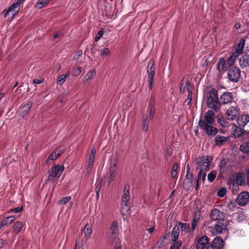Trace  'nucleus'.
I'll list each match as a JSON object with an SVG mask.
<instances>
[{
    "instance_id": "35",
    "label": "nucleus",
    "mask_w": 249,
    "mask_h": 249,
    "mask_svg": "<svg viewBox=\"0 0 249 249\" xmlns=\"http://www.w3.org/2000/svg\"><path fill=\"white\" fill-rule=\"evenodd\" d=\"M178 225L180 227L182 231H184L185 232H188L189 231L190 227L189 224L182 223L179 222L178 223Z\"/></svg>"
},
{
    "instance_id": "2",
    "label": "nucleus",
    "mask_w": 249,
    "mask_h": 249,
    "mask_svg": "<svg viewBox=\"0 0 249 249\" xmlns=\"http://www.w3.org/2000/svg\"><path fill=\"white\" fill-rule=\"evenodd\" d=\"M155 113V100L153 97H150L149 100L147 113L143 116L142 121V129L143 131H147L149 123L153 120Z\"/></svg>"
},
{
    "instance_id": "19",
    "label": "nucleus",
    "mask_w": 249,
    "mask_h": 249,
    "mask_svg": "<svg viewBox=\"0 0 249 249\" xmlns=\"http://www.w3.org/2000/svg\"><path fill=\"white\" fill-rule=\"evenodd\" d=\"M95 149L93 148L91 150L90 153H89V160L87 162V164L86 165L87 172L88 174H89L90 173V170L92 167L93 161L95 158Z\"/></svg>"
},
{
    "instance_id": "60",
    "label": "nucleus",
    "mask_w": 249,
    "mask_h": 249,
    "mask_svg": "<svg viewBox=\"0 0 249 249\" xmlns=\"http://www.w3.org/2000/svg\"><path fill=\"white\" fill-rule=\"evenodd\" d=\"M192 93H190V94H188V102H187V105H190L191 103V101H192Z\"/></svg>"
},
{
    "instance_id": "18",
    "label": "nucleus",
    "mask_w": 249,
    "mask_h": 249,
    "mask_svg": "<svg viewBox=\"0 0 249 249\" xmlns=\"http://www.w3.org/2000/svg\"><path fill=\"white\" fill-rule=\"evenodd\" d=\"M221 103L223 105L231 103L233 100V95L231 92H224L220 97Z\"/></svg>"
},
{
    "instance_id": "46",
    "label": "nucleus",
    "mask_w": 249,
    "mask_h": 249,
    "mask_svg": "<svg viewBox=\"0 0 249 249\" xmlns=\"http://www.w3.org/2000/svg\"><path fill=\"white\" fill-rule=\"evenodd\" d=\"M166 239L165 236H164L163 238L160 239L156 243V247L158 248L159 249L163 247L164 245V239Z\"/></svg>"
},
{
    "instance_id": "38",
    "label": "nucleus",
    "mask_w": 249,
    "mask_h": 249,
    "mask_svg": "<svg viewBox=\"0 0 249 249\" xmlns=\"http://www.w3.org/2000/svg\"><path fill=\"white\" fill-rule=\"evenodd\" d=\"M100 53L102 57L109 56L111 54L110 50L107 47H104L100 50Z\"/></svg>"
},
{
    "instance_id": "13",
    "label": "nucleus",
    "mask_w": 249,
    "mask_h": 249,
    "mask_svg": "<svg viewBox=\"0 0 249 249\" xmlns=\"http://www.w3.org/2000/svg\"><path fill=\"white\" fill-rule=\"evenodd\" d=\"M228 76L230 81L233 82H238L241 77L240 70L236 68L229 70Z\"/></svg>"
},
{
    "instance_id": "37",
    "label": "nucleus",
    "mask_w": 249,
    "mask_h": 249,
    "mask_svg": "<svg viewBox=\"0 0 249 249\" xmlns=\"http://www.w3.org/2000/svg\"><path fill=\"white\" fill-rule=\"evenodd\" d=\"M206 171H199L197 174V180L198 182L202 181L203 183L204 182L206 178Z\"/></svg>"
},
{
    "instance_id": "21",
    "label": "nucleus",
    "mask_w": 249,
    "mask_h": 249,
    "mask_svg": "<svg viewBox=\"0 0 249 249\" xmlns=\"http://www.w3.org/2000/svg\"><path fill=\"white\" fill-rule=\"evenodd\" d=\"M224 246V241L220 237H215L211 244L212 249H221Z\"/></svg>"
},
{
    "instance_id": "53",
    "label": "nucleus",
    "mask_w": 249,
    "mask_h": 249,
    "mask_svg": "<svg viewBox=\"0 0 249 249\" xmlns=\"http://www.w3.org/2000/svg\"><path fill=\"white\" fill-rule=\"evenodd\" d=\"M241 185L239 184H235V185H234V184L231 185V186L230 187L232 189V193L233 194H236L239 190V186Z\"/></svg>"
},
{
    "instance_id": "36",
    "label": "nucleus",
    "mask_w": 249,
    "mask_h": 249,
    "mask_svg": "<svg viewBox=\"0 0 249 249\" xmlns=\"http://www.w3.org/2000/svg\"><path fill=\"white\" fill-rule=\"evenodd\" d=\"M238 55H237L236 54L234 53H232L230 57L229 58L228 60L227 63L229 67L231 66L234 64L235 63L237 58L238 57Z\"/></svg>"
},
{
    "instance_id": "29",
    "label": "nucleus",
    "mask_w": 249,
    "mask_h": 249,
    "mask_svg": "<svg viewBox=\"0 0 249 249\" xmlns=\"http://www.w3.org/2000/svg\"><path fill=\"white\" fill-rule=\"evenodd\" d=\"M15 219V217L14 216H11L5 218L1 221L0 228L1 229L3 228L4 226L10 224L14 221Z\"/></svg>"
},
{
    "instance_id": "64",
    "label": "nucleus",
    "mask_w": 249,
    "mask_h": 249,
    "mask_svg": "<svg viewBox=\"0 0 249 249\" xmlns=\"http://www.w3.org/2000/svg\"><path fill=\"white\" fill-rule=\"evenodd\" d=\"M247 183H248V185H249V171H248V172H247Z\"/></svg>"
},
{
    "instance_id": "43",
    "label": "nucleus",
    "mask_w": 249,
    "mask_h": 249,
    "mask_svg": "<svg viewBox=\"0 0 249 249\" xmlns=\"http://www.w3.org/2000/svg\"><path fill=\"white\" fill-rule=\"evenodd\" d=\"M187 168H188V171H187V173L186 175V179L185 181H187L190 184H191L193 183V176L192 174H190L189 173V167L188 164H187Z\"/></svg>"
},
{
    "instance_id": "27",
    "label": "nucleus",
    "mask_w": 249,
    "mask_h": 249,
    "mask_svg": "<svg viewBox=\"0 0 249 249\" xmlns=\"http://www.w3.org/2000/svg\"><path fill=\"white\" fill-rule=\"evenodd\" d=\"M240 66L241 68H245L249 66V55H245L241 57L239 60Z\"/></svg>"
},
{
    "instance_id": "30",
    "label": "nucleus",
    "mask_w": 249,
    "mask_h": 249,
    "mask_svg": "<svg viewBox=\"0 0 249 249\" xmlns=\"http://www.w3.org/2000/svg\"><path fill=\"white\" fill-rule=\"evenodd\" d=\"M179 233V228L178 226L174 227L171 233V239L173 242H175L178 238Z\"/></svg>"
},
{
    "instance_id": "17",
    "label": "nucleus",
    "mask_w": 249,
    "mask_h": 249,
    "mask_svg": "<svg viewBox=\"0 0 249 249\" xmlns=\"http://www.w3.org/2000/svg\"><path fill=\"white\" fill-rule=\"evenodd\" d=\"M193 87L191 85L190 82L185 79H182L180 86V91L182 93H184L186 91L188 94L192 93Z\"/></svg>"
},
{
    "instance_id": "22",
    "label": "nucleus",
    "mask_w": 249,
    "mask_h": 249,
    "mask_svg": "<svg viewBox=\"0 0 249 249\" xmlns=\"http://www.w3.org/2000/svg\"><path fill=\"white\" fill-rule=\"evenodd\" d=\"M64 148L60 146L57 147L54 151L49 156L48 160H54L60 156L64 152Z\"/></svg>"
},
{
    "instance_id": "39",
    "label": "nucleus",
    "mask_w": 249,
    "mask_h": 249,
    "mask_svg": "<svg viewBox=\"0 0 249 249\" xmlns=\"http://www.w3.org/2000/svg\"><path fill=\"white\" fill-rule=\"evenodd\" d=\"M217 119L218 124L222 127H225L228 126V122L224 117L222 116L219 117V116H218Z\"/></svg>"
},
{
    "instance_id": "41",
    "label": "nucleus",
    "mask_w": 249,
    "mask_h": 249,
    "mask_svg": "<svg viewBox=\"0 0 249 249\" xmlns=\"http://www.w3.org/2000/svg\"><path fill=\"white\" fill-rule=\"evenodd\" d=\"M215 142L217 144H222V143L227 141L228 139L223 136H217L215 138Z\"/></svg>"
},
{
    "instance_id": "24",
    "label": "nucleus",
    "mask_w": 249,
    "mask_h": 249,
    "mask_svg": "<svg viewBox=\"0 0 249 249\" xmlns=\"http://www.w3.org/2000/svg\"><path fill=\"white\" fill-rule=\"evenodd\" d=\"M223 215V213H222L219 210L217 209H213L211 213L210 217L213 220H222L221 218Z\"/></svg>"
},
{
    "instance_id": "11",
    "label": "nucleus",
    "mask_w": 249,
    "mask_h": 249,
    "mask_svg": "<svg viewBox=\"0 0 249 249\" xmlns=\"http://www.w3.org/2000/svg\"><path fill=\"white\" fill-rule=\"evenodd\" d=\"M20 9V6L18 3L15 2L13 3L7 9H4L2 12V14L4 17L8 16H11L13 18L18 13Z\"/></svg>"
},
{
    "instance_id": "59",
    "label": "nucleus",
    "mask_w": 249,
    "mask_h": 249,
    "mask_svg": "<svg viewBox=\"0 0 249 249\" xmlns=\"http://www.w3.org/2000/svg\"><path fill=\"white\" fill-rule=\"evenodd\" d=\"M5 244V241L2 239L0 238V249L3 248Z\"/></svg>"
},
{
    "instance_id": "20",
    "label": "nucleus",
    "mask_w": 249,
    "mask_h": 249,
    "mask_svg": "<svg viewBox=\"0 0 249 249\" xmlns=\"http://www.w3.org/2000/svg\"><path fill=\"white\" fill-rule=\"evenodd\" d=\"M237 123L239 126L244 127L249 122V115L243 114L237 118Z\"/></svg>"
},
{
    "instance_id": "56",
    "label": "nucleus",
    "mask_w": 249,
    "mask_h": 249,
    "mask_svg": "<svg viewBox=\"0 0 249 249\" xmlns=\"http://www.w3.org/2000/svg\"><path fill=\"white\" fill-rule=\"evenodd\" d=\"M22 210V207H17L10 210V212L14 213H18L21 211Z\"/></svg>"
},
{
    "instance_id": "12",
    "label": "nucleus",
    "mask_w": 249,
    "mask_h": 249,
    "mask_svg": "<svg viewBox=\"0 0 249 249\" xmlns=\"http://www.w3.org/2000/svg\"><path fill=\"white\" fill-rule=\"evenodd\" d=\"M196 248V249H212L208 237L207 236H203L200 238L197 241Z\"/></svg>"
},
{
    "instance_id": "23",
    "label": "nucleus",
    "mask_w": 249,
    "mask_h": 249,
    "mask_svg": "<svg viewBox=\"0 0 249 249\" xmlns=\"http://www.w3.org/2000/svg\"><path fill=\"white\" fill-rule=\"evenodd\" d=\"M245 40L244 38H241L237 45L235 46V52L233 53L239 56L243 53V49L244 48Z\"/></svg>"
},
{
    "instance_id": "26",
    "label": "nucleus",
    "mask_w": 249,
    "mask_h": 249,
    "mask_svg": "<svg viewBox=\"0 0 249 249\" xmlns=\"http://www.w3.org/2000/svg\"><path fill=\"white\" fill-rule=\"evenodd\" d=\"M95 73L94 69H91L84 77V83L85 84L89 83L95 76Z\"/></svg>"
},
{
    "instance_id": "34",
    "label": "nucleus",
    "mask_w": 249,
    "mask_h": 249,
    "mask_svg": "<svg viewBox=\"0 0 249 249\" xmlns=\"http://www.w3.org/2000/svg\"><path fill=\"white\" fill-rule=\"evenodd\" d=\"M22 226L23 224L22 222L20 221H18L16 222L13 226L14 232L16 234H17L18 232H19L22 229Z\"/></svg>"
},
{
    "instance_id": "25",
    "label": "nucleus",
    "mask_w": 249,
    "mask_h": 249,
    "mask_svg": "<svg viewBox=\"0 0 249 249\" xmlns=\"http://www.w3.org/2000/svg\"><path fill=\"white\" fill-rule=\"evenodd\" d=\"M232 129H233V135L234 137V138L240 137L246 132L240 127L237 126L234 124L232 125Z\"/></svg>"
},
{
    "instance_id": "55",
    "label": "nucleus",
    "mask_w": 249,
    "mask_h": 249,
    "mask_svg": "<svg viewBox=\"0 0 249 249\" xmlns=\"http://www.w3.org/2000/svg\"><path fill=\"white\" fill-rule=\"evenodd\" d=\"M174 244L173 245V247L177 249H179L180 247L182 245V242L181 241H178L177 242H174Z\"/></svg>"
},
{
    "instance_id": "8",
    "label": "nucleus",
    "mask_w": 249,
    "mask_h": 249,
    "mask_svg": "<svg viewBox=\"0 0 249 249\" xmlns=\"http://www.w3.org/2000/svg\"><path fill=\"white\" fill-rule=\"evenodd\" d=\"M64 170V167L60 165H53L49 171L48 180H57Z\"/></svg>"
},
{
    "instance_id": "10",
    "label": "nucleus",
    "mask_w": 249,
    "mask_h": 249,
    "mask_svg": "<svg viewBox=\"0 0 249 249\" xmlns=\"http://www.w3.org/2000/svg\"><path fill=\"white\" fill-rule=\"evenodd\" d=\"M155 64L153 60H150L147 66V72L148 75V88L150 90H152L153 88V83L154 82V77L155 76Z\"/></svg>"
},
{
    "instance_id": "45",
    "label": "nucleus",
    "mask_w": 249,
    "mask_h": 249,
    "mask_svg": "<svg viewBox=\"0 0 249 249\" xmlns=\"http://www.w3.org/2000/svg\"><path fill=\"white\" fill-rule=\"evenodd\" d=\"M117 170V162L115 161L111 164L109 168V173L115 174Z\"/></svg>"
},
{
    "instance_id": "62",
    "label": "nucleus",
    "mask_w": 249,
    "mask_h": 249,
    "mask_svg": "<svg viewBox=\"0 0 249 249\" xmlns=\"http://www.w3.org/2000/svg\"><path fill=\"white\" fill-rule=\"evenodd\" d=\"M154 227H151L150 228H148L147 229V231H149V233H152L154 231Z\"/></svg>"
},
{
    "instance_id": "47",
    "label": "nucleus",
    "mask_w": 249,
    "mask_h": 249,
    "mask_svg": "<svg viewBox=\"0 0 249 249\" xmlns=\"http://www.w3.org/2000/svg\"><path fill=\"white\" fill-rule=\"evenodd\" d=\"M227 193V189L226 188L223 187L221 188L217 191V195L219 197H224Z\"/></svg>"
},
{
    "instance_id": "32",
    "label": "nucleus",
    "mask_w": 249,
    "mask_h": 249,
    "mask_svg": "<svg viewBox=\"0 0 249 249\" xmlns=\"http://www.w3.org/2000/svg\"><path fill=\"white\" fill-rule=\"evenodd\" d=\"M69 71L67 72L65 74H62L58 77L57 83L60 85L63 84L70 76Z\"/></svg>"
},
{
    "instance_id": "3",
    "label": "nucleus",
    "mask_w": 249,
    "mask_h": 249,
    "mask_svg": "<svg viewBox=\"0 0 249 249\" xmlns=\"http://www.w3.org/2000/svg\"><path fill=\"white\" fill-rule=\"evenodd\" d=\"M207 97L208 107L218 112L220 109V102L217 90L214 89H212L208 93Z\"/></svg>"
},
{
    "instance_id": "40",
    "label": "nucleus",
    "mask_w": 249,
    "mask_h": 249,
    "mask_svg": "<svg viewBox=\"0 0 249 249\" xmlns=\"http://www.w3.org/2000/svg\"><path fill=\"white\" fill-rule=\"evenodd\" d=\"M178 169V165L176 163H174L171 172V177L173 178H176L177 177V171Z\"/></svg>"
},
{
    "instance_id": "49",
    "label": "nucleus",
    "mask_w": 249,
    "mask_h": 249,
    "mask_svg": "<svg viewBox=\"0 0 249 249\" xmlns=\"http://www.w3.org/2000/svg\"><path fill=\"white\" fill-rule=\"evenodd\" d=\"M82 68L79 67L76 69H74L72 71V75L74 77L79 76L82 72Z\"/></svg>"
},
{
    "instance_id": "6",
    "label": "nucleus",
    "mask_w": 249,
    "mask_h": 249,
    "mask_svg": "<svg viewBox=\"0 0 249 249\" xmlns=\"http://www.w3.org/2000/svg\"><path fill=\"white\" fill-rule=\"evenodd\" d=\"M212 159L209 156H204L196 158L195 160L199 171H207L212 168Z\"/></svg>"
},
{
    "instance_id": "16",
    "label": "nucleus",
    "mask_w": 249,
    "mask_h": 249,
    "mask_svg": "<svg viewBox=\"0 0 249 249\" xmlns=\"http://www.w3.org/2000/svg\"><path fill=\"white\" fill-rule=\"evenodd\" d=\"M229 67L226 60L223 57L219 59V60L216 64V69L219 72L223 73L225 72Z\"/></svg>"
},
{
    "instance_id": "52",
    "label": "nucleus",
    "mask_w": 249,
    "mask_h": 249,
    "mask_svg": "<svg viewBox=\"0 0 249 249\" xmlns=\"http://www.w3.org/2000/svg\"><path fill=\"white\" fill-rule=\"evenodd\" d=\"M198 220L199 218L197 217L195 215L194 218L193 219L192 222V228L193 231L195 230L196 227L197 223Z\"/></svg>"
},
{
    "instance_id": "58",
    "label": "nucleus",
    "mask_w": 249,
    "mask_h": 249,
    "mask_svg": "<svg viewBox=\"0 0 249 249\" xmlns=\"http://www.w3.org/2000/svg\"><path fill=\"white\" fill-rule=\"evenodd\" d=\"M116 174H112V173H109V182L110 183L112 182L113 179H114L115 177Z\"/></svg>"
},
{
    "instance_id": "42",
    "label": "nucleus",
    "mask_w": 249,
    "mask_h": 249,
    "mask_svg": "<svg viewBox=\"0 0 249 249\" xmlns=\"http://www.w3.org/2000/svg\"><path fill=\"white\" fill-rule=\"evenodd\" d=\"M49 1V0H40L36 5V7L38 9H41L44 7Z\"/></svg>"
},
{
    "instance_id": "9",
    "label": "nucleus",
    "mask_w": 249,
    "mask_h": 249,
    "mask_svg": "<svg viewBox=\"0 0 249 249\" xmlns=\"http://www.w3.org/2000/svg\"><path fill=\"white\" fill-rule=\"evenodd\" d=\"M245 182V178L243 174L241 173H235L231 175L228 179V184L231 186V185H242Z\"/></svg>"
},
{
    "instance_id": "63",
    "label": "nucleus",
    "mask_w": 249,
    "mask_h": 249,
    "mask_svg": "<svg viewBox=\"0 0 249 249\" xmlns=\"http://www.w3.org/2000/svg\"><path fill=\"white\" fill-rule=\"evenodd\" d=\"M25 0H18L16 3L18 4L19 6L22 3H23Z\"/></svg>"
},
{
    "instance_id": "14",
    "label": "nucleus",
    "mask_w": 249,
    "mask_h": 249,
    "mask_svg": "<svg viewBox=\"0 0 249 249\" xmlns=\"http://www.w3.org/2000/svg\"><path fill=\"white\" fill-rule=\"evenodd\" d=\"M239 113V108L236 107H230L226 112V118L229 120H235Z\"/></svg>"
},
{
    "instance_id": "33",
    "label": "nucleus",
    "mask_w": 249,
    "mask_h": 249,
    "mask_svg": "<svg viewBox=\"0 0 249 249\" xmlns=\"http://www.w3.org/2000/svg\"><path fill=\"white\" fill-rule=\"evenodd\" d=\"M240 150L245 154H249V141L244 142L240 146Z\"/></svg>"
},
{
    "instance_id": "28",
    "label": "nucleus",
    "mask_w": 249,
    "mask_h": 249,
    "mask_svg": "<svg viewBox=\"0 0 249 249\" xmlns=\"http://www.w3.org/2000/svg\"><path fill=\"white\" fill-rule=\"evenodd\" d=\"M32 102L29 101L22 106L21 107L22 117H23L28 112L31 107L32 106Z\"/></svg>"
},
{
    "instance_id": "15",
    "label": "nucleus",
    "mask_w": 249,
    "mask_h": 249,
    "mask_svg": "<svg viewBox=\"0 0 249 249\" xmlns=\"http://www.w3.org/2000/svg\"><path fill=\"white\" fill-rule=\"evenodd\" d=\"M236 201L241 206L246 205L249 201V193L246 191L242 192L238 196Z\"/></svg>"
},
{
    "instance_id": "1",
    "label": "nucleus",
    "mask_w": 249,
    "mask_h": 249,
    "mask_svg": "<svg viewBox=\"0 0 249 249\" xmlns=\"http://www.w3.org/2000/svg\"><path fill=\"white\" fill-rule=\"evenodd\" d=\"M213 111L208 110L205 113L204 119H200L198 123L200 128L209 136L215 135L217 132V129L212 126L215 121Z\"/></svg>"
},
{
    "instance_id": "31",
    "label": "nucleus",
    "mask_w": 249,
    "mask_h": 249,
    "mask_svg": "<svg viewBox=\"0 0 249 249\" xmlns=\"http://www.w3.org/2000/svg\"><path fill=\"white\" fill-rule=\"evenodd\" d=\"M82 232L84 233L86 237L89 238L92 232L91 226L88 224H86L83 229Z\"/></svg>"
},
{
    "instance_id": "7",
    "label": "nucleus",
    "mask_w": 249,
    "mask_h": 249,
    "mask_svg": "<svg viewBox=\"0 0 249 249\" xmlns=\"http://www.w3.org/2000/svg\"><path fill=\"white\" fill-rule=\"evenodd\" d=\"M230 222L226 219L219 220L215 225L211 227V232L213 235H217L226 232L228 230Z\"/></svg>"
},
{
    "instance_id": "4",
    "label": "nucleus",
    "mask_w": 249,
    "mask_h": 249,
    "mask_svg": "<svg viewBox=\"0 0 249 249\" xmlns=\"http://www.w3.org/2000/svg\"><path fill=\"white\" fill-rule=\"evenodd\" d=\"M107 241L111 244L121 242L119 239L117 222L114 221L111 224L107 235Z\"/></svg>"
},
{
    "instance_id": "54",
    "label": "nucleus",
    "mask_w": 249,
    "mask_h": 249,
    "mask_svg": "<svg viewBox=\"0 0 249 249\" xmlns=\"http://www.w3.org/2000/svg\"><path fill=\"white\" fill-rule=\"evenodd\" d=\"M103 35V32L102 30L99 31L95 37V41L96 42L98 41L99 40L102 36Z\"/></svg>"
},
{
    "instance_id": "57",
    "label": "nucleus",
    "mask_w": 249,
    "mask_h": 249,
    "mask_svg": "<svg viewBox=\"0 0 249 249\" xmlns=\"http://www.w3.org/2000/svg\"><path fill=\"white\" fill-rule=\"evenodd\" d=\"M43 79H34L33 81V83L34 84H40L43 83Z\"/></svg>"
},
{
    "instance_id": "48",
    "label": "nucleus",
    "mask_w": 249,
    "mask_h": 249,
    "mask_svg": "<svg viewBox=\"0 0 249 249\" xmlns=\"http://www.w3.org/2000/svg\"><path fill=\"white\" fill-rule=\"evenodd\" d=\"M102 186V180L99 179L97 182L96 187L95 188V192H96L97 197H99V192L100 191Z\"/></svg>"
},
{
    "instance_id": "51",
    "label": "nucleus",
    "mask_w": 249,
    "mask_h": 249,
    "mask_svg": "<svg viewBox=\"0 0 249 249\" xmlns=\"http://www.w3.org/2000/svg\"><path fill=\"white\" fill-rule=\"evenodd\" d=\"M71 199V196H67L59 200L58 203L60 204H65Z\"/></svg>"
},
{
    "instance_id": "61",
    "label": "nucleus",
    "mask_w": 249,
    "mask_h": 249,
    "mask_svg": "<svg viewBox=\"0 0 249 249\" xmlns=\"http://www.w3.org/2000/svg\"><path fill=\"white\" fill-rule=\"evenodd\" d=\"M114 249H122V247L121 246V242H118L115 244Z\"/></svg>"
},
{
    "instance_id": "5",
    "label": "nucleus",
    "mask_w": 249,
    "mask_h": 249,
    "mask_svg": "<svg viewBox=\"0 0 249 249\" xmlns=\"http://www.w3.org/2000/svg\"><path fill=\"white\" fill-rule=\"evenodd\" d=\"M124 194L122 198L121 210L122 215H127L129 214L130 205L128 203L129 200V190L128 185H125L124 187Z\"/></svg>"
},
{
    "instance_id": "50",
    "label": "nucleus",
    "mask_w": 249,
    "mask_h": 249,
    "mask_svg": "<svg viewBox=\"0 0 249 249\" xmlns=\"http://www.w3.org/2000/svg\"><path fill=\"white\" fill-rule=\"evenodd\" d=\"M236 219L239 222L243 221L246 219L245 214L243 213H237L236 215Z\"/></svg>"
},
{
    "instance_id": "44",
    "label": "nucleus",
    "mask_w": 249,
    "mask_h": 249,
    "mask_svg": "<svg viewBox=\"0 0 249 249\" xmlns=\"http://www.w3.org/2000/svg\"><path fill=\"white\" fill-rule=\"evenodd\" d=\"M216 172L215 171L213 170L210 172V173L208 175V180L212 182H213L216 177Z\"/></svg>"
}]
</instances>
